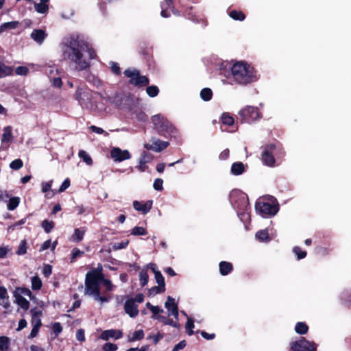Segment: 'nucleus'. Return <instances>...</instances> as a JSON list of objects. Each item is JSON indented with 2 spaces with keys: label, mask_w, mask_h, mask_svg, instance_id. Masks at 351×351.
<instances>
[{
  "label": "nucleus",
  "mask_w": 351,
  "mask_h": 351,
  "mask_svg": "<svg viewBox=\"0 0 351 351\" xmlns=\"http://www.w3.org/2000/svg\"><path fill=\"white\" fill-rule=\"evenodd\" d=\"M165 290V288L162 286L158 285L157 287H154L149 289L150 295H156L160 293H163Z\"/></svg>",
  "instance_id": "nucleus-47"
},
{
  "label": "nucleus",
  "mask_w": 351,
  "mask_h": 351,
  "mask_svg": "<svg viewBox=\"0 0 351 351\" xmlns=\"http://www.w3.org/2000/svg\"><path fill=\"white\" fill-rule=\"evenodd\" d=\"M165 306L169 311V315H173L176 319H178V308L175 300L171 296L167 297V300L165 303Z\"/></svg>",
  "instance_id": "nucleus-14"
},
{
  "label": "nucleus",
  "mask_w": 351,
  "mask_h": 351,
  "mask_svg": "<svg viewBox=\"0 0 351 351\" xmlns=\"http://www.w3.org/2000/svg\"><path fill=\"white\" fill-rule=\"evenodd\" d=\"M140 283L142 287L145 286L149 280V276L146 271L142 270L139 273Z\"/></svg>",
  "instance_id": "nucleus-36"
},
{
  "label": "nucleus",
  "mask_w": 351,
  "mask_h": 351,
  "mask_svg": "<svg viewBox=\"0 0 351 351\" xmlns=\"http://www.w3.org/2000/svg\"><path fill=\"white\" fill-rule=\"evenodd\" d=\"M129 243V241L127 240L125 241L120 242V243H115L113 245V248L114 250H121L125 248Z\"/></svg>",
  "instance_id": "nucleus-55"
},
{
  "label": "nucleus",
  "mask_w": 351,
  "mask_h": 351,
  "mask_svg": "<svg viewBox=\"0 0 351 351\" xmlns=\"http://www.w3.org/2000/svg\"><path fill=\"white\" fill-rule=\"evenodd\" d=\"M31 312L32 314V324H33V326L40 328L42 324L40 318L42 315V312L36 309L32 310Z\"/></svg>",
  "instance_id": "nucleus-19"
},
{
  "label": "nucleus",
  "mask_w": 351,
  "mask_h": 351,
  "mask_svg": "<svg viewBox=\"0 0 351 351\" xmlns=\"http://www.w3.org/2000/svg\"><path fill=\"white\" fill-rule=\"evenodd\" d=\"M41 226L47 233H49L53 228V222L44 220L41 223Z\"/></svg>",
  "instance_id": "nucleus-41"
},
{
  "label": "nucleus",
  "mask_w": 351,
  "mask_h": 351,
  "mask_svg": "<svg viewBox=\"0 0 351 351\" xmlns=\"http://www.w3.org/2000/svg\"><path fill=\"white\" fill-rule=\"evenodd\" d=\"M155 279L158 285L165 287V279L160 272H156Z\"/></svg>",
  "instance_id": "nucleus-48"
},
{
  "label": "nucleus",
  "mask_w": 351,
  "mask_h": 351,
  "mask_svg": "<svg viewBox=\"0 0 351 351\" xmlns=\"http://www.w3.org/2000/svg\"><path fill=\"white\" fill-rule=\"evenodd\" d=\"M47 36V34L43 29H34L30 34V37L38 45H41Z\"/></svg>",
  "instance_id": "nucleus-16"
},
{
  "label": "nucleus",
  "mask_w": 351,
  "mask_h": 351,
  "mask_svg": "<svg viewBox=\"0 0 351 351\" xmlns=\"http://www.w3.org/2000/svg\"><path fill=\"white\" fill-rule=\"evenodd\" d=\"M20 198L18 197H13L9 199L8 204V209L10 210H14L19 204Z\"/></svg>",
  "instance_id": "nucleus-31"
},
{
  "label": "nucleus",
  "mask_w": 351,
  "mask_h": 351,
  "mask_svg": "<svg viewBox=\"0 0 351 351\" xmlns=\"http://www.w3.org/2000/svg\"><path fill=\"white\" fill-rule=\"evenodd\" d=\"M274 149L275 145L273 144L265 147L262 154V160L266 165L271 167L274 165L275 159L272 155Z\"/></svg>",
  "instance_id": "nucleus-11"
},
{
  "label": "nucleus",
  "mask_w": 351,
  "mask_h": 351,
  "mask_svg": "<svg viewBox=\"0 0 351 351\" xmlns=\"http://www.w3.org/2000/svg\"><path fill=\"white\" fill-rule=\"evenodd\" d=\"M0 305L5 308H8L10 306L8 297L0 298Z\"/></svg>",
  "instance_id": "nucleus-58"
},
{
  "label": "nucleus",
  "mask_w": 351,
  "mask_h": 351,
  "mask_svg": "<svg viewBox=\"0 0 351 351\" xmlns=\"http://www.w3.org/2000/svg\"><path fill=\"white\" fill-rule=\"evenodd\" d=\"M76 339L80 341L85 340L84 331L82 329H80L76 332Z\"/></svg>",
  "instance_id": "nucleus-57"
},
{
  "label": "nucleus",
  "mask_w": 351,
  "mask_h": 351,
  "mask_svg": "<svg viewBox=\"0 0 351 351\" xmlns=\"http://www.w3.org/2000/svg\"><path fill=\"white\" fill-rule=\"evenodd\" d=\"M51 240H50V239L47 240V241H45L43 243V245H42V246H41V247H40V251H44V250H47L48 248H49V247H51Z\"/></svg>",
  "instance_id": "nucleus-62"
},
{
  "label": "nucleus",
  "mask_w": 351,
  "mask_h": 351,
  "mask_svg": "<svg viewBox=\"0 0 351 351\" xmlns=\"http://www.w3.org/2000/svg\"><path fill=\"white\" fill-rule=\"evenodd\" d=\"M34 8H35V10L38 12V13H41V14H43V13H45L47 12V10H48V6L44 3H36L34 4Z\"/></svg>",
  "instance_id": "nucleus-40"
},
{
  "label": "nucleus",
  "mask_w": 351,
  "mask_h": 351,
  "mask_svg": "<svg viewBox=\"0 0 351 351\" xmlns=\"http://www.w3.org/2000/svg\"><path fill=\"white\" fill-rule=\"evenodd\" d=\"M152 144H144L145 148H146L147 149L154 150L155 152H159L165 149L169 145L168 142L162 141L157 138H152Z\"/></svg>",
  "instance_id": "nucleus-12"
},
{
  "label": "nucleus",
  "mask_w": 351,
  "mask_h": 351,
  "mask_svg": "<svg viewBox=\"0 0 351 351\" xmlns=\"http://www.w3.org/2000/svg\"><path fill=\"white\" fill-rule=\"evenodd\" d=\"M42 287L41 280L38 276H34L32 278V288L35 290H38Z\"/></svg>",
  "instance_id": "nucleus-38"
},
{
  "label": "nucleus",
  "mask_w": 351,
  "mask_h": 351,
  "mask_svg": "<svg viewBox=\"0 0 351 351\" xmlns=\"http://www.w3.org/2000/svg\"><path fill=\"white\" fill-rule=\"evenodd\" d=\"M291 351H316V346L314 343L302 338L298 341L291 343Z\"/></svg>",
  "instance_id": "nucleus-9"
},
{
  "label": "nucleus",
  "mask_w": 351,
  "mask_h": 351,
  "mask_svg": "<svg viewBox=\"0 0 351 351\" xmlns=\"http://www.w3.org/2000/svg\"><path fill=\"white\" fill-rule=\"evenodd\" d=\"M13 294L16 295H22V296L26 295V296H28L29 298H31L32 292L27 288L18 287V288H16Z\"/></svg>",
  "instance_id": "nucleus-27"
},
{
  "label": "nucleus",
  "mask_w": 351,
  "mask_h": 351,
  "mask_svg": "<svg viewBox=\"0 0 351 351\" xmlns=\"http://www.w3.org/2000/svg\"><path fill=\"white\" fill-rule=\"evenodd\" d=\"M146 91H147V95L149 97H156L158 94L159 89L156 86H150L147 88Z\"/></svg>",
  "instance_id": "nucleus-43"
},
{
  "label": "nucleus",
  "mask_w": 351,
  "mask_h": 351,
  "mask_svg": "<svg viewBox=\"0 0 351 351\" xmlns=\"http://www.w3.org/2000/svg\"><path fill=\"white\" fill-rule=\"evenodd\" d=\"M92 271H97L101 276V278L99 277L97 280V283L98 285V287H99V284L101 282H102L106 286L107 291H112L114 289V285L112 284L110 280L104 278V274L101 272L102 271V267H101V265H99L97 268L93 269Z\"/></svg>",
  "instance_id": "nucleus-15"
},
{
  "label": "nucleus",
  "mask_w": 351,
  "mask_h": 351,
  "mask_svg": "<svg viewBox=\"0 0 351 351\" xmlns=\"http://www.w3.org/2000/svg\"><path fill=\"white\" fill-rule=\"evenodd\" d=\"M124 309L125 313L131 317H134L138 314V306L135 304L133 298L128 299L125 301Z\"/></svg>",
  "instance_id": "nucleus-13"
},
{
  "label": "nucleus",
  "mask_w": 351,
  "mask_h": 351,
  "mask_svg": "<svg viewBox=\"0 0 351 351\" xmlns=\"http://www.w3.org/2000/svg\"><path fill=\"white\" fill-rule=\"evenodd\" d=\"M15 72L17 75H26L29 72V69L26 66H21L16 68Z\"/></svg>",
  "instance_id": "nucleus-49"
},
{
  "label": "nucleus",
  "mask_w": 351,
  "mask_h": 351,
  "mask_svg": "<svg viewBox=\"0 0 351 351\" xmlns=\"http://www.w3.org/2000/svg\"><path fill=\"white\" fill-rule=\"evenodd\" d=\"M144 337V332L142 330H136L133 334L130 339L131 341H136L142 339Z\"/></svg>",
  "instance_id": "nucleus-46"
},
{
  "label": "nucleus",
  "mask_w": 351,
  "mask_h": 351,
  "mask_svg": "<svg viewBox=\"0 0 351 351\" xmlns=\"http://www.w3.org/2000/svg\"><path fill=\"white\" fill-rule=\"evenodd\" d=\"M49 77L50 78L53 77V75L58 73V69L54 66H49L48 70L47 71Z\"/></svg>",
  "instance_id": "nucleus-61"
},
{
  "label": "nucleus",
  "mask_w": 351,
  "mask_h": 351,
  "mask_svg": "<svg viewBox=\"0 0 351 351\" xmlns=\"http://www.w3.org/2000/svg\"><path fill=\"white\" fill-rule=\"evenodd\" d=\"M83 254V252L77 248H75L73 250L72 252V256H71V262L74 261L75 258L77 257L82 256Z\"/></svg>",
  "instance_id": "nucleus-56"
},
{
  "label": "nucleus",
  "mask_w": 351,
  "mask_h": 351,
  "mask_svg": "<svg viewBox=\"0 0 351 351\" xmlns=\"http://www.w3.org/2000/svg\"><path fill=\"white\" fill-rule=\"evenodd\" d=\"M52 268L51 266L47 265L43 268V273L45 276H49L51 274Z\"/></svg>",
  "instance_id": "nucleus-63"
},
{
  "label": "nucleus",
  "mask_w": 351,
  "mask_h": 351,
  "mask_svg": "<svg viewBox=\"0 0 351 351\" xmlns=\"http://www.w3.org/2000/svg\"><path fill=\"white\" fill-rule=\"evenodd\" d=\"M27 252V242L25 240H22L16 252L18 255H23Z\"/></svg>",
  "instance_id": "nucleus-42"
},
{
  "label": "nucleus",
  "mask_w": 351,
  "mask_h": 351,
  "mask_svg": "<svg viewBox=\"0 0 351 351\" xmlns=\"http://www.w3.org/2000/svg\"><path fill=\"white\" fill-rule=\"evenodd\" d=\"M150 160V157L148 155V154L145 152H143L142 153L141 157L139 159V164L140 165H145L147 162H148Z\"/></svg>",
  "instance_id": "nucleus-52"
},
{
  "label": "nucleus",
  "mask_w": 351,
  "mask_h": 351,
  "mask_svg": "<svg viewBox=\"0 0 351 351\" xmlns=\"http://www.w3.org/2000/svg\"><path fill=\"white\" fill-rule=\"evenodd\" d=\"M18 21H10L4 23L0 26V34L8 29H15L18 27Z\"/></svg>",
  "instance_id": "nucleus-23"
},
{
  "label": "nucleus",
  "mask_w": 351,
  "mask_h": 351,
  "mask_svg": "<svg viewBox=\"0 0 351 351\" xmlns=\"http://www.w3.org/2000/svg\"><path fill=\"white\" fill-rule=\"evenodd\" d=\"M51 79V81L55 87L60 88L62 86V82L60 77H53Z\"/></svg>",
  "instance_id": "nucleus-54"
},
{
  "label": "nucleus",
  "mask_w": 351,
  "mask_h": 351,
  "mask_svg": "<svg viewBox=\"0 0 351 351\" xmlns=\"http://www.w3.org/2000/svg\"><path fill=\"white\" fill-rule=\"evenodd\" d=\"M221 121L223 124L228 125H232L234 122L233 117L230 116L228 113H223L222 114Z\"/></svg>",
  "instance_id": "nucleus-39"
},
{
  "label": "nucleus",
  "mask_w": 351,
  "mask_h": 351,
  "mask_svg": "<svg viewBox=\"0 0 351 351\" xmlns=\"http://www.w3.org/2000/svg\"><path fill=\"white\" fill-rule=\"evenodd\" d=\"M152 122L154 125L155 129L160 134L166 136L167 134L171 135L174 133L175 128L168 120L165 119L160 114H156L153 116Z\"/></svg>",
  "instance_id": "nucleus-5"
},
{
  "label": "nucleus",
  "mask_w": 351,
  "mask_h": 351,
  "mask_svg": "<svg viewBox=\"0 0 351 351\" xmlns=\"http://www.w3.org/2000/svg\"><path fill=\"white\" fill-rule=\"evenodd\" d=\"M293 252L297 255L298 259L303 258L306 255V252L302 251L299 247H295L293 249Z\"/></svg>",
  "instance_id": "nucleus-51"
},
{
  "label": "nucleus",
  "mask_w": 351,
  "mask_h": 351,
  "mask_svg": "<svg viewBox=\"0 0 351 351\" xmlns=\"http://www.w3.org/2000/svg\"><path fill=\"white\" fill-rule=\"evenodd\" d=\"M52 180L49 182H43L42 184V191L46 193L51 189Z\"/></svg>",
  "instance_id": "nucleus-60"
},
{
  "label": "nucleus",
  "mask_w": 351,
  "mask_h": 351,
  "mask_svg": "<svg viewBox=\"0 0 351 351\" xmlns=\"http://www.w3.org/2000/svg\"><path fill=\"white\" fill-rule=\"evenodd\" d=\"M80 105L90 110H95L98 107L93 101L92 92L86 88H78L75 95Z\"/></svg>",
  "instance_id": "nucleus-4"
},
{
  "label": "nucleus",
  "mask_w": 351,
  "mask_h": 351,
  "mask_svg": "<svg viewBox=\"0 0 351 351\" xmlns=\"http://www.w3.org/2000/svg\"><path fill=\"white\" fill-rule=\"evenodd\" d=\"M101 276L96 271H90L86 274L85 294L91 295L100 303L106 302L110 298L100 296V288L98 287L97 280Z\"/></svg>",
  "instance_id": "nucleus-3"
},
{
  "label": "nucleus",
  "mask_w": 351,
  "mask_h": 351,
  "mask_svg": "<svg viewBox=\"0 0 351 351\" xmlns=\"http://www.w3.org/2000/svg\"><path fill=\"white\" fill-rule=\"evenodd\" d=\"M122 337V332L117 330H104L100 335L101 339L107 341L110 338H114L116 339Z\"/></svg>",
  "instance_id": "nucleus-17"
},
{
  "label": "nucleus",
  "mask_w": 351,
  "mask_h": 351,
  "mask_svg": "<svg viewBox=\"0 0 351 351\" xmlns=\"http://www.w3.org/2000/svg\"><path fill=\"white\" fill-rule=\"evenodd\" d=\"M256 237L261 241H267L269 237L268 232L265 230H260L256 232Z\"/></svg>",
  "instance_id": "nucleus-45"
},
{
  "label": "nucleus",
  "mask_w": 351,
  "mask_h": 351,
  "mask_svg": "<svg viewBox=\"0 0 351 351\" xmlns=\"http://www.w3.org/2000/svg\"><path fill=\"white\" fill-rule=\"evenodd\" d=\"M232 269V265L231 263L226 261H222L219 264L220 274L223 276L227 275Z\"/></svg>",
  "instance_id": "nucleus-22"
},
{
  "label": "nucleus",
  "mask_w": 351,
  "mask_h": 351,
  "mask_svg": "<svg viewBox=\"0 0 351 351\" xmlns=\"http://www.w3.org/2000/svg\"><path fill=\"white\" fill-rule=\"evenodd\" d=\"M239 116L244 121L257 120L260 118V113L257 108L252 106H247L239 112Z\"/></svg>",
  "instance_id": "nucleus-8"
},
{
  "label": "nucleus",
  "mask_w": 351,
  "mask_h": 351,
  "mask_svg": "<svg viewBox=\"0 0 351 351\" xmlns=\"http://www.w3.org/2000/svg\"><path fill=\"white\" fill-rule=\"evenodd\" d=\"M103 350L104 351H116L117 346L112 343H106L103 346Z\"/></svg>",
  "instance_id": "nucleus-50"
},
{
  "label": "nucleus",
  "mask_w": 351,
  "mask_h": 351,
  "mask_svg": "<svg viewBox=\"0 0 351 351\" xmlns=\"http://www.w3.org/2000/svg\"><path fill=\"white\" fill-rule=\"evenodd\" d=\"M308 326L304 323V322H298L297 323L295 330L298 334H306L308 331Z\"/></svg>",
  "instance_id": "nucleus-29"
},
{
  "label": "nucleus",
  "mask_w": 351,
  "mask_h": 351,
  "mask_svg": "<svg viewBox=\"0 0 351 351\" xmlns=\"http://www.w3.org/2000/svg\"><path fill=\"white\" fill-rule=\"evenodd\" d=\"M9 347V339L5 336L0 337V351H7Z\"/></svg>",
  "instance_id": "nucleus-34"
},
{
  "label": "nucleus",
  "mask_w": 351,
  "mask_h": 351,
  "mask_svg": "<svg viewBox=\"0 0 351 351\" xmlns=\"http://www.w3.org/2000/svg\"><path fill=\"white\" fill-rule=\"evenodd\" d=\"M244 170V165L241 162L233 163L231 167V173L235 176L241 175Z\"/></svg>",
  "instance_id": "nucleus-21"
},
{
  "label": "nucleus",
  "mask_w": 351,
  "mask_h": 351,
  "mask_svg": "<svg viewBox=\"0 0 351 351\" xmlns=\"http://www.w3.org/2000/svg\"><path fill=\"white\" fill-rule=\"evenodd\" d=\"M110 156L114 162H122L131 158L128 150H122L119 147H113L110 151Z\"/></svg>",
  "instance_id": "nucleus-10"
},
{
  "label": "nucleus",
  "mask_w": 351,
  "mask_h": 351,
  "mask_svg": "<svg viewBox=\"0 0 351 351\" xmlns=\"http://www.w3.org/2000/svg\"><path fill=\"white\" fill-rule=\"evenodd\" d=\"M131 234L135 235V236H141V235H145L147 234L146 230L141 226H135L132 230H131Z\"/></svg>",
  "instance_id": "nucleus-35"
},
{
  "label": "nucleus",
  "mask_w": 351,
  "mask_h": 351,
  "mask_svg": "<svg viewBox=\"0 0 351 351\" xmlns=\"http://www.w3.org/2000/svg\"><path fill=\"white\" fill-rule=\"evenodd\" d=\"M213 92L211 89L208 88H203L200 92L201 98L204 101H209L211 99Z\"/></svg>",
  "instance_id": "nucleus-28"
},
{
  "label": "nucleus",
  "mask_w": 351,
  "mask_h": 351,
  "mask_svg": "<svg viewBox=\"0 0 351 351\" xmlns=\"http://www.w3.org/2000/svg\"><path fill=\"white\" fill-rule=\"evenodd\" d=\"M230 151L228 149H224L221 153L219 154V159L221 160H226L229 156Z\"/></svg>",
  "instance_id": "nucleus-64"
},
{
  "label": "nucleus",
  "mask_w": 351,
  "mask_h": 351,
  "mask_svg": "<svg viewBox=\"0 0 351 351\" xmlns=\"http://www.w3.org/2000/svg\"><path fill=\"white\" fill-rule=\"evenodd\" d=\"M230 16L234 20L243 21L245 14L241 11L233 10L230 12Z\"/></svg>",
  "instance_id": "nucleus-33"
},
{
  "label": "nucleus",
  "mask_w": 351,
  "mask_h": 351,
  "mask_svg": "<svg viewBox=\"0 0 351 351\" xmlns=\"http://www.w3.org/2000/svg\"><path fill=\"white\" fill-rule=\"evenodd\" d=\"M15 298L16 302L23 309H28L29 306V302L24 298L22 295H14Z\"/></svg>",
  "instance_id": "nucleus-24"
},
{
  "label": "nucleus",
  "mask_w": 351,
  "mask_h": 351,
  "mask_svg": "<svg viewBox=\"0 0 351 351\" xmlns=\"http://www.w3.org/2000/svg\"><path fill=\"white\" fill-rule=\"evenodd\" d=\"M13 140L12 132V128L6 126L3 128V133L2 134L1 143H10Z\"/></svg>",
  "instance_id": "nucleus-20"
},
{
  "label": "nucleus",
  "mask_w": 351,
  "mask_h": 351,
  "mask_svg": "<svg viewBox=\"0 0 351 351\" xmlns=\"http://www.w3.org/2000/svg\"><path fill=\"white\" fill-rule=\"evenodd\" d=\"M84 234L85 230H81L79 228L75 229L74 234L73 235V240L76 242L81 241L84 237Z\"/></svg>",
  "instance_id": "nucleus-32"
},
{
  "label": "nucleus",
  "mask_w": 351,
  "mask_h": 351,
  "mask_svg": "<svg viewBox=\"0 0 351 351\" xmlns=\"http://www.w3.org/2000/svg\"><path fill=\"white\" fill-rule=\"evenodd\" d=\"M163 180L160 178H157L154 182V189L156 191H161L163 189L162 186Z\"/></svg>",
  "instance_id": "nucleus-53"
},
{
  "label": "nucleus",
  "mask_w": 351,
  "mask_h": 351,
  "mask_svg": "<svg viewBox=\"0 0 351 351\" xmlns=\"http://www.w3.org/2000/svg\"><path fill=\"white\" fill-rule=\"evenodd\" d=\"M12 69L0 62V78L8 76L12 73Z\"/></svg>",
  "instance_id": "nucleus-26"
},
{
  "label": "nucleus",
  "mask_w": 351,
  "mask_h": 351,
  "mask_svg": "<svg viewBox=\"0 0 351 351\" xmlns=\"http://www.w3.org/2000/svg\"><path fill=\"white\" fill-rule=\"evenodd\" d=\"M70 186V181L69 179H66L59 189V192H63Z\"/></svg>",
  "instance_id": "nucleus-59"
},
{
  "label": "nucleus",
  "mask_w": 351,
  "mask_h": 351,
  "mask_svg": "<svg viewBox=\"0 0 351 351\" xmlns=\"http://www.w3.org/2000/svg\"><path fill=\"white\" fill-rule=\"evenodd\" d=\"M256 212L263 217L268 215H274L277 213L278 208L276 205H272L267 202H258L255 205Z\"/></svg>",
  "instance_id": "nucleus-7"
},
{
  "label": "nucleus",
  "mask_w": 351,
  "mask_h": 351,
  "mask_svg": "<svg viewBox=\"0 0 351 351\" xmlns=\"http://www.w3.org/2000/svg\"><path fill=\"white\" fill-rule=\"evenodd\" d=\"M152 202H147L145 204H142L138 201H134L133 202V207L135 210L141 211L144 214H146L152 208Z\"/></svg>",
  "instance_id": "nucleus-18"
},
{
  "label": "nucleus",
  "mask_w": 351,
  "mask_h": 351,
  "mask_svg": "<svg viewBox=\"0 0 351 351\" xmlns=\"http://www.w3.org/2000/svg\"><path fill=\"white\" fill-rule=\"evenodd\" d=\"M60 48L63 58L77 71L88 69L90 60L95 58V51L77 36L65 38L60 44Z\"/></svg>",
  "instance_id": "nucleus-1"
},
{
  "label": "nucleus",
  "mask_w": 351,
  "mask_h": 351,
  "mask_svg": "<svg viewBox=\"0 0 351 351\" xmlns=\"http://www.w3.org/2000/svg\"><path fill=\"white\" fill-rule=\"evenodd\" d=\"M185 327H186L187 334L189 335H192L193 334V329L194 328L195 326H194L193 320L189 317H187V322L186 323Z\"/></svg>",
  "instance_id": "nucleus-37"
},
{
  "label": "nucleus",
  "mask_w": 351,
  "mask_h": 351,
  "mask_svg": "<svg viewBox=\"0 0 351 351\" xmlns=\"http://www.w3.org/2000/svg\"><path fill=\"white\" fill-rule=\"evenodd\" d=\"M79 157L83 160L88 165H92L93 160L88 153L84 150H80L79 152Z\"/></svg>",
  "instance_id": "nucleus-30"
},
{
  "label": "nucleus",
  "mask_w": 351,
  "mask_h": 351,
  "mask_svg": "<svg viewBox=\"0 0 351 351\" xmlns=\"http://www.w3.org/2000/svg\"><path fill=\"white\" fill-rule=\"evenodd\" d=\"M23 166V162L21 159H16L10 164V167L14 170H19Z\"/></svg>",
  "instance_id": "nucleus-44"
},
{
  "label": "nucleus",
  "mask_w": 351,
  "mask_h": 351,
  "mask_svg": "<svg viewBox=\"0 0 351 351\" xmlns=\"http://www.w3.org/2000/svg\"><path fill=\"white\" fill-rule=\"evenodd\" d=\"M231 73L234 81L239 84L245 85L257 80L254 68L243 62L234 63Z\"/></svg>",
  "instance_id": "nucleus-2"
},
{
  "label": "nucleus",
  "mask_w": 351,
  "mask_h": 351,
  "mask_svg": "<svg viewBox=\"0 0 351 351\" xmlns=\"http://www.w3.org/2000/svg\"><path fill=\"white\" fill-rule=\"evenodd\" d=\"M125 76L130 79V82L136 86H146L149 84V79L144 75H141L136 69H127L124 71Z\"/></svg>",
  "instance_id": "nucleus-6"
},
{
  "label": "nucleus",
  "mask_w": 351,
  "mask_h": 351,
  "mask_svg": "<svg viewBox=\"0 0 351 351\" xmlns=\"http://www.w3.org/2000/svg\"><path fill=\"white\" fill-rule=\"evenodd\" d=\"M173 0H164V2L161 4L162 11H161V16L162 17H168L169 16V14H167V12L166 10H167L169 8H171V4L173 3Z\"/></svg>",
  "instance_id": "nucleus-25"
}]
</instances>
